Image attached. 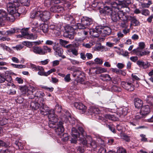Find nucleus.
I'll return each mask as SVG.
<instances>
[{
    "label": "nucleus",
    "instance_id": "nucleus-52",
    "mask_svg": "<svg viewBox=\"0 0 153 153\" xmlns=\"http://www.w3.org/2000/svg\"><path fill=\"white\" fill-rule=\"evenodd\" d=\"M110 70L113 72L116 73L117 74L122 73L123 71L121 70H119L116 68H111Z\"/></svg>",
    "mask_w": 153,
    "mask_h": 153
},
{
    "label": "nucleus",
    "instance_id": "nucleus-24",
    "mask_svg": "<svg viewBox=\"0 0 153 153\" xmlns=\"http://www.w3.org/2000/svg\"><path fill=\"white\" fill-rule=\"evenodd\" d=\"M39 71L38 74V75L46 76V72H45L44 68L40 66H37V71Z\"/></svg>",
    "mask_w": 153,
    "mask_h": 153
},
{
    "label": "nucleus",
    "instance_id": "nucleus-51",
    "mask_svg": "<svg viewBox=\"0 0 153 153\" xmlns=\"http://www.w3.org/2000/svg\"><path fill=\"white\" fill-rule=\"evenodd\" d=\"M127 19L126 21H123V23H122L121 24L120 26L121 27L123 28H127L128 27V25L127 24Z\"/></svg>",
    "mask_w": 153,
    "mask_h": 153
},
{
    "label": "nucleus",
    "instance_id": "nucleus-30",
    "mask_svg": "<svg viewBox=\"0 0 153 153\" xmlns=\"http://www.w3.org/2000/svg\"><path fill=\"white\" fill-rule=\"evenodd\" d=\"M20 31V29H18L12 28L10 30L6 31L7 35L10 36L14 34L16 32H19Z\"/></svg>",
    "mask_w": 153,
    "mask_h": 153
},
{
    "label": "nucleus",
    "instance_id": "nucleus-36",
    "mask_svg": "<svg viewBox=\"0 0 153 153\" xmlns=\"http://www.w3.org/2000/svg\"><path fill=\"white\" fill-rule=\"evenodd\" d=\"M118 49L120 51H119L117 52V53L119 55H122L125 56H128V53L127 51H124L123 49L121 50L120 48H118Z\"/></svg>",
    "mask_w": 153,
    "mask_h": 153
},
{
    "label": "nucleus",
    "instance_id": "nucleus-34",
    "mask_svg": "<svg viewBox=\"0 0 153 153\" xmlns=\"http://www.w3.org/2000/svg\"><path fill=\"white\" fill-rule=\"evenodd\" d=\"M16 86H13L12 88L8 90L7 91V93L10 95H14L16 93Z\"/></svg>",
    "mask_w": 153,
    "mask_h": 153
},
{
    "label": "nucleus",
    "instance_id": "nucleus-31",
    "mask_svg": "<svg viewBox=\"0 0 153 153\" xmlns=\"http://www.w3.org/2000/svg\"><path fill=\"white\" fill-rule=\"evenodd\" d=\"M40 28L45 33H47L48 31V25L46 24H42Z\"/></svg>",
    "mask_w": 153,
    "mask_h": 153
},
{
    "label": "nucleus",
    "instance_id": "nucleus-43",
    "mask_svg": "<svg viewBox=\"0 0 153 153\" xmlns=\"http://www.w3.org/2000/svg\"><path fill=\"white\" fill-rule=\"evenodd\" d=\"M71 74H68L66 76H65L64 78V80L66 82H70L71 80V78H70Z\"/></svg>",
    "mask_w": 153,
    "mask_h": 153
},
{
    "label": "nucleus",
    "instance_id": "nucleus-10",
    "mask_svg": "<svg viewBox=\"0 0 153 153\" xmlns=\"http://www.w3.org/2000/svg\"><path fill=\"white\" fill-rule=\"evenodd\" d=\"M99 31H101V35L102 36H105L109 35L111 33V29L108 27H105L102 28L100 26V29H98Z\"/></svg>",
    "mask_w": 153,
    "mask_h": 153
},
{
    "label": "nucleus",
    "instance_id": "nucleus-16",
    "mask_svg": "<svg viewBox=\"0 0 153 153\" xmlns=\"http://www.w3.org/2000/svg\"><path fill=\"white\" fill-rule=\"evenodd\" d=\"M36 88L31 85H29L27 87V93L28 95H31L29 97V98L32 99L34 97V95H33L34 91H36Z\"/></svg>",
    "mask_w": 153,
    "mask_h": 153
},
{
    "label": "nucleus",
    "instance_id": "nucleus-33",
    "mask_svg": "<svg viewBox=\"0 0 153 153\" xmlns=\"http://www.w3.org/2000/svg\"><path fill=\"white\" fill-rule=\"evenodd\" d=\"M100 76L101 79L103 81H110L111 79V77L108 74H102Z\"/></svg>",
    "mask_w": 153,
    "mask_h": 153
},
{
    "label": "nucleus",
    "instance_id": "nucleus-8",
    "mask_svg": "<svg viewBox=\"0 0 153 153\" xmlns=\"http://www.w3.org/2000/svg\"><path fill=\"white\" fill-rule=\"evenodd\" d=\"M122 87L125 89L129 91H132L134 89V85L131 83L123 82L121 83Z\"/></svg>",
    "mask_w": 153,
    "mask_h": 153
},
{
    "label": "nucleus",
    "instance_id": "nucleus-60",
    "mask_svg": "<svg viewBox=\"0 0 153 153\" xmlns=\"http://www.w3.org/2000/svg\"><path fill=\"white\" fill-rule=\"evenodd\" d=\"M140 136L141 137V141H142L146 142L147 141V138H146V135L141 134L140 135Z\"/></svg>",
    "mask_w": 153,
    "mask_h": 153
},
{
    "label": "nucleus",
    "instance_id": "nucleus-38",
    "mask_svg": "<svg viewBox=\"0 0 153 153\" xmlns=\"http://www.w3.org/2000/svg\"><path fill=\"white\" fill-rule=\"evenodd\" d=\"M18 1L20 5V1L21 3L23 5L25 6H28L30 5V2L28 0H19ZM19 5L18 7H19Z\"/></svg>",
    "mask_w": 153,
    "mask_h": 153
},
{
    "label": "nucleus",
    "instance_id": "nucleus-23",
    "mask_svg": "<svg viewBox=\"0 0 153 153\" xmlns=\"http://www.w3.org/2000/svg\"><path fill=\"white\" fill-rule=\"evenodd\" d=\"M145 100L149 106L151 108L153 106V97L151 96H147Z\"/></svg>",
    "mask_w": 153,
    "mask_h": 153
},
{
    "label": "nucleus",
    "instance_id": "nucleus-7",
    "mask_svg": "<svg viewBox=\"0 0 153 153\" xmlns=\"http://www.w3.org/2000/svg\"><path fill=\"white\" fill-rule=\"evenodd\" d=\"M40 19L42 21H47L50 19V14L49 12L47 11H40Z\"/></svg>",
    "mask_w": 153,
    "mask_h": 153
},
{
    "label": "nucleus",
    "instance_id": "nucleus-40",
    "mask_svg": "<svg viewBox=\"0 0 153 153\" xmlns=\"http://www.w3.org/2000/svg\"><path fill=\"white\" fill-rule=\"evenodd\" d=\"M27 87L25 85L19 87V89L23 94H25L27 93Z\"/></svg>",
    "mask_w": 153,
    "mask_h": 153
},
{
    "label": "nucleus",
    "instance_id": "nucleus-49",
    "mask_svg": "<svg viewBox=\"0 0 153 153\" xmlns=\"http://www.w3.org/2000/svg\"><path fill=\"white\" fill-rule=\"evenodd\" d=\"M149 11L147 9H143L141 12L142 15L145 16H148L149 14Z\"/></svg>",
    "mask_w": 153,
    "mask_h": 153
},
{
    "label": "nucleus",
    "instance_id": "nucleus-32",
    "mask_svg": "<svg viewBox=\"0 0 153 153\" xmlns=\"http://www.w3.org/2000/svg\"><path fill=\"white\" fill-rule=\"evenodd\" d=\"M35 95L36 97V100H38L39 99V98H41L42 97H43L45 96V94L40 91H37L36 93L35 94Z\"/></svg>",
    "mask_w": 153,
    "mask_h": 153
},
{
    "label": "nucleus",
    "instance_id": "nucleus-4",
    "mask_svg": "<svg viewBox=\"0 0 153 153\" xmlns=\"http://www.w3.org/2000/svg\"><path fill=\"white\" fill-rule=\"evenodd\" d=\"M111 19L114 22L118 21H125L127 19V17L122 11H119L117 13L114 11L111 15Z\"/></svg>",
    "mask_w": 153,
    "mask_h": 153
},
{
    "label": "nucleus",
    "instance_id": "nucleus-29",
    "mask_svg": "<svg viewBox=\"0 0 153 153\" xmlns=\"http://www.w3.org/2000/svg\"><path fill=\"white\" fill-rule=\"evenodd\" d=\"M89 140V141L88 142V144H90V146L93 148H96L97 146V145L95 141L93 140L91 137H90Z\"/></svg>",
    "mask_w": 153,
    "mask_h": 153
},
{
    "label": "nucleus",
    "instance_id": "nucleus-64",
    "mask_svg": "<svg viewBox=\"0 0 153 153\" xmlns=\"http://www.w3.org/2000/svg\"><path fill=\"white\" fill-rule=\"evenodd\" d=\"M57 7V12L59 13L60 12L62 11L64 9L63 7L59 5H56Z\"/></svg>",
    "mask_w": 153,
    "mask_h": 153
},
{
    "label": "nucleus",
    "instance_id": "nucleus-53",
    "mask_svg": "<svg viewBox=\"0 0 153 153\" xmlns=\"http://www.w3.org/2000/svg\"><path fill=\"white\" fill-rule=\"evenodd\" d=\"M30 68L32 69L34 71H37V66H36V65L32 63H30V65H29Z\"/></svg>",
    "mask_w": 153,
    "mask_h": 153
},
{
    "label": "nucleus",
    "instance_id": "nucleus-37",
    "mask_svg": "<svg viewBox=\"0 0 153 153\" xmlns=\"http://www.w3.org/2000/svg\"><path fill=\"white\" fill-rule=\"evenodd\" d=\"M71 135L72 137H77L79 133L78 132L77 130L75 128L73 127L71 129Z\"/></svg>",
    "mask_w": 153,
    "mask_h": 153
},
{
    "label": "nucleus",
    "instance_id": "nucleus-62",
    "mask_svg": "<svg viewBox=\"0 0 153 153\" xmlns=\"http://www.w3.org/2000/svg\"><path fill=\"white\" fill-rule=\"evenodd\" d=\"M57 9L56 5L51 7L50 8V11L52 12L56 13L57 12Z\"/></svg>",
    "mask_w": 153,
    "mask_h": 153
},
{
    "label": "nucleus",
    "instance_id": "nucleus-25",
    "mask_svg": "<svg viewBox=\"0 0 153 153\" xmlns=\"http://www.w3.org/2000/svg\"><path fill=\"white\" fill-rule=\"evenodd\" d=\"M51 49L47 46H44L42 48V55H45L48 53H51Z\"/></svg>",
    "mask_w": 153,
    "mask_h": 153
},
{
    "label": "nucleus",
    "instance_id": "nucleus-59",
    "mask_svg": "<svg viewBox=\"0 0 153 153\" xmlns=\"http://www.w3.org/2000/svg\"><path fill=\"white\" fill-rule=\"evenodd\" d=\"M70 51L75 56H76L78 54L77 51L74 48L71 49Z\"/></svg>",
    "mask_w": 153,
    "mask_h": 153
},
{
    "label": "nucleus",
    "instance_id": "nucleus-26",
    "mask_svg": "<svg viewBox=\"0 0 153 153\" xmlns=\"http://www.w3.org/2000/svg\"><path fill=\"white\" fill-rule=\"evenodd\" d=\"M40 11L33 12L31 13L30 17L32 19H40Z\"/></svg>",
    "mask_w": 153,
    "mask_h": 153
},
{
    "label": "nucleus",
    "instance_id": "nucleus-20",
    "mask_svg": "<svg viewBox=\"0 0 153 153\" xmlns=\"http://www.w3.org/2000/svg\"><path fill=\"white\" fill-rule=\"evenodd\" d=\"M119 3L118 5H121L123 6L126 7L129 4L132 3V0H118Z\"/></svg>",
    "mask_w": 153,
    "mask_h": 153
},
{
    "label": "nucleus",
    "instance_id": "nucleus-41",
    "mask_svg": "<svg viewBox=\"0 0 153 153\" xmlns=\"http://www.w3.org/2000/svg\"><path fill=\"white\" fill-rule=\"evenodd\" d=\"M144 117H145V116L143 115L140 111V113H136L135 116V119L136 120H138L141 119Z\"/></svg>",
    "mask_w": 153,
    "mask_h": 153
},
{
    "label": "nucleus",
    "instance_id": "nucleus-17",
    "mask_svg": "<svg viewBox=\"0 0 153 153\" xmlns=\"http://www.w3.org/2000/svg\"><path fill=\"white\" fill-rule=\"evenodd\" d=\"M30 51L36 54L42 55V48L40 47L33 46Z\"/></svg>",
    "mask_w": 153,
    "mask_h": 153
},
{
    "label": "nucleus",
    "instance_id": "nucleus-39",
    "mask_svg": "<svg viewBox=\"0 0 153 153\" xmlns=\"http://www.w3.org/2000/svg\"><path fill=\"white\" fill-rule=\"evenodd\" d=\"M80 144L84 146H86L88 143L85 137H81L79 140Z\"/></svg>",
    "mask_w": 153,
    "mask_h": 153
},
{
    "label": "nucleus",
    "instance_id": "nucleus-45",
    "mask_svg": "<svg viewBox=\"0 0 153 153\" xmlns=\"http://www.w3.org/2000/svg\"><path fill=\"white\" fill-rule=\"evenodd\" d=\"M15 143L17 147L19 149H23V145L21 144L20 142H19L16 141Z\"/></svg>",
    "mask_w": 153,
    "mask_h": 153
},
{
    "label": "nucleus",
    "instance_id": "nucleus-6",
    "mask_svg": "<svg viewBox=\"0 0 153 153\" xmlns=\"http://www.w3.org/2000/svg\"><path fill=\"white\" fill-rule=\"evenodd\" d=\"M57 121H58L56 122H54V124L55 126V127L50 128H55V132L58 135H59L62 134L64 131V128L62 125V123L60 122L58 123Z\"/></svg>",
    "mask_w": 153,
    "mask_h": 153
},
{
    "label": "nucleus",
    "instance_id": "nucleus-5",
    "mask_svg": "<svg viewBox=\"0 0 153 153\" xmlns=\"http://www.w3.org/2000/svg\"><path fill=\"white\" fill-rule=\"evenodd\" d=\"M93 21L91 18L87 17H83L81 19V23L77 24L78 28L84 29L86 26H88L93 23Z\"/></svg>",
    "mask_w": 153,
    "mask_h": 153
},
{
    "label": "nucleus",
    "instance_id": "nucleus-48",
    "mask_svg": "<svg viewBox=\"0 0 153 153\" xmlns=\"http://www.w3.org/2000/svg\"><path fill=\"white\" fill-rule=\"evenodd\" d=\"M106 126L113 133H115L116 132V131L115 129V128L114 127V126L112 125H106Z\"/></svg>",
    "mask_w": 153,
    "mask_h": 153
},
{
    "label": "nucleus",
    "instance_id": "nucleus-12",
    "mask_svg": "<svg viewBox=\"0 0 153 153\" xmlns=\"http://www.w3.org/2000/svg\"><path fill=\"white\" fill-rule=\"evenodd\" d=\"M151 108L148 105H143L141 108L140 113L145 117L149 113Z\"/></svg>",
    "mask_w": 153,
    "mask_h": 153
},
{
    "label": "nucleus",
    "instance_id": "nucleus-35",
    "mask_svg": "<svg viewBox=\"0 0 153 153\" xmlns=\"http://www.w3.org/2000/svg\"><path fill=\"white\" fill-rule=\"evenodd\" d=\"M94 50L97 51H105V48L100 45L96 46L94 48Z\"/></svg>",
    "mask_w": 153,
    "mask_h": 153
},
{
    "label": "nucleus",
    "instance_id": "nucleus-22",
    "mask_svg": "<svg viewBox=\"0 0 153 153\" xmlns=\"http://www.w3.org/2000/svg\"><path fill=\"white\" fill-rule=\"evenodd\" d=\"M134 104L136 108H141L142 107L143 102L141 100L137 98L135 100Z\"/></svg>",
    "mask_w": 153,
    "mask_h": 153
},
{
    "label": "nucleus",
    "instance_id": "nucleus-63",
    "mask_svg": "<svg viewBox=\"0 0 153 153\" xmlns=\"http://www.w3.org/2000/svg\"><path fill=\"white\" fill-rule=\"evenodd\" d=\"M145 47V44L143 42H140L139 43V47L140 49L142 50Z\"/></svg>",
    "mask_w": 153,
    "mask_h": 153
},
{
    "label": "nucleus",
    "instance_id": "nucleus-61",
    "mask_svg": "<svg viewBox=\"0 0 153 153\" xmlns=\"http://www.w3.org/2000/svg\"><path fill=\"white\" fill-rule=\"evenodd\" d=\"M73 138H72L71 140V143H76L77 142V137H72Z\"/></svg>",
    "mask_w": 153,
    "mask_h": 153
},
{
    "label": "nucleus",
    "instance_id": "nucleus-57",
    "mask_svg": "<svg viewBox=\"0 0 153 153\" xmlns=\"http://www.w3.org/2000/svg\"><path fill=\"white\" fill-rule=\"evenodd\" d=\"M105 117L106 118H108L110 120H114V117L113 115L109 114H107L106 115Z\"/></svg>",
    "mask_w": 153,
    "mask_h": 153
},
{
    "label": "nucleus",
    "instance_id": "nucleus-46",
    "mask_svg": "<svg viewBox=\"0 0 153 153\" xmlns=\"http://www.w3.org/2000/svg\"><path fill=\"white\" fill-rule=\"evenodd\" d=\"M24 47V45L22 44H20L16 45L15 47H13V49H16L17 51L20 50Z\"/></svg>",
    "mask_w": 153,
    "mask_h": 153
},
{
    "label": "nucleus",
    "instance_id": "nucleus-3",
    "mask_svg": "<svg viewBox=\"0 0 153 153\" xmlns=\"http://www.w3.org/2000/svg\"><path fill=\"white\" fill-rule=\"evenodd\" d=\"M109 1V3L111 4V7L108 6H105L103 8H100V12L101 13H105L108 15H111L114 11V9H116L117 8L118 4L115 2H111V0Z\"/></svg>",
    "mask_w": 153,
    "mask_h": 153
},
{
    "label": "nucleus",
    "instance_id": "nucleus-18",
    "mask_svg": "<svg viewBox=\"0 0 153 153\" xmlns=\"http://www.w3.org/2000/svg\"><path fill=\"white\" fill-rule=\"evenodd\" d=\"M23 36L25 38L27 39H36L37 38L36 36H34L32 34H29L27 32H21Z\"/></svg>",
    "mask_w": 153,
    "mask_h": 153
},
{
    "label": "nucleus",
    "instance_id": "nucleus-56",
    "mask_svg": "<svg viewBox=\"0 0 153 153\" xmlns=\"http://www.w3.org/2000/svg\"><path fill=\"white\" fill-rule=\"evenodd\" d=\"M0 40L1 41H9L10 40V39L7 37H0Z\"/></svg>",
    "mask_w": 153,
    "mask_h": 153
},
{
    "label": "nucleus",
    "instance_id": "nucleus-1",
    "mask_svg": "<svg viewBox=\"0 0 153 153\" xmlns=\"http://www.w3.org/2000/svg\"><path fill=\"white\" fill-rule=\"evenodd\" d=\"M19 0H9L7 4V10L9 13L5 11L0 10V26L1 25L4 21L5 20L13 21L16 17L19 16L20 13L18 11V8L20 5Z\"/></svg>",
    "mask_w": 153,
    "mask_h": 153
},
{
    "label": "nucleus",
    "instance_id": "nucleus-11",
    "mask_svg": "<svg viewBox=\"0 0 153 153\" xmlns=\"http://www.w3.org/2000/svg\"><path fill=\"white\" fill-rule=\"evenodd\" d=\"M133 51L137 55L139 56H143L148 55L150 53V51H143L142 50L139 48L133 50Z\"/></svg>",
    "mask_w": 153,
    "mask_h": 153
},
{
    "label": "nucleus",
    "instance_id": "nucleus-15",
    "mask_svg": "<svg viewBox=\"0 0 153 153\" xmlns=\"http://www.w3.org/2000/svg\"><path fill=\"white\" fill-rule=\"evenodd\" d=\"M127 19L131 21V24L130 26H131L132 24H134V26H138L139 25V22L137 19L136 17L134 16H130L127 17Z\"/></svg>",
    "mask_w": 153,
    "mask_h": 153
},
{
    "label": "nucleus",
    "instance_id": "nucleus-13",
    "mask_svg": "<svg viewBox=\"0 0 153 153\" xmlns=\"http://www.w3.org/2000/svg\"><path fill=\"white\" fill-rule=\"evenodd\" d=\"M98 29H100V26H98L96 27L95 29H92L91 30L90 32V33L92 36L95 37H97L99 36L100 34H101V31H99Z\"/></svg>",
    "mask_w": 153,
    "mask_h": 153
},
{
    "label": "nucleus",
    "instance_id": "nucleus-2",
    "mask_svg": "<svg viewBox=\"0 0 153 153\" xmlns=\"http://www.w3.org/2000/svg\"><path fill=\"white\" fill-rule=\"evenodd\" d=\"M41 114L44 115H48L49 119L48 125L50 127H54L55 125L54 122H56L58 118L54 114V111L53 109L50 110L49 107L42 102V105L40 108Z\"/></svg>",
    "mask_w": 153,
    "mask_h": 153
},
{
    "label": "nucleus",
    "instance_id": "nucleus-42",
    "mask_svg": "<svg viewBox=\"0 0 153 153\" xmlns=\"http://www.w3.org/2000/svg\"><path fill=\"white\" fill-rule=\"evenodd\" d=\"M11 65L14 68L19 69H21L25 67V66L24 65H17L12 63L11 64Z\"/></svg>",
    "mask_w": 153,
    "mask_h": 153
},
{
    "label": "nucleus",
    "instance_id": "nucleus-55",
    "mask_svg": "<svg viewBox=\"0 0 153 153\" xmlns=\"http://www.w3.org/2000/svg\"><path fill=\"white\" fill-rule=\"evenodd\" d=\"M56 71V70L55 68H52L49 70L47 72H46V76H47L50 75L51 73L54 72Z\"/></svg>",
    "mask_w": 153,
    "mask_h": 153
},
{
    "label": "nucleus",
    "instance_id": "nucleus-19",
    "mask_svg": "<svg viewBox=\"0 0 153 153\" xmlns=\"http://www.w3.org/2000/svg\"><path fill=\"white\" fill-rule=\"evenodd\" d=\"M66 31L68 33V36H71L70 37H69L70 39H72L74 38V36L73 35L74 33V30L72 27L70 26L67 27L65 28Z\"/></svg>",
    "mask_w": 153,
    "mask_h": 153
},
{
    "label": "nucleus",
    "instance_id": "nucleus-28",
    "mask_svg": "<svg viewBox=\"0 0 153 153\" xmlns=\"http://www.w3.org/2000/svg\"><path fill=\"white\" fill-rule=\"evenodd\" d=\"M118 112L120 114L126 115L128 112V108L126 107H124L123 108H120L118 111Z\"/></svg>",
    "mask_w": 153,
    "mask_h": 153
},
{
    "label": "nucleus",
    "instance_id": "nucleus-9",
    "mask_svg": "<svg viewBox=\"0 0 153 153\" xmlns=\"http://www.w3.org/2000/svg\"><path fill=\"white\" fill-rule=\"evenodd\" d=\"M74 107L77 109L80 110V112L83 114L86 112L87 107L82 103L76 102L74 104Z\"/></svg>",
    "mask_w": 153,
    "mask_h": 153
},
{
    "label": "nucleus",
    "instance_id": "nucleus-54",
    "mask_svg": "<svg viewBox=\"0 0 153 153\" xmlns=\"http://www.w3.org/2000/svg\"><path fill=\"white\" fill-rule=\"evenodd\" d=\"M98 71L100 73L106 72L107 71V69L105 68L99 67L98 69Z\"/></svg>",
    "mask_w": 153,
    "mask_h": 153
},
{
    "label": "nucleus",
    "instance_id": "nucleus-14",
    "mask_svg": "<svg viewBox=\"0 0 153 153\" xmlns=\"http://www.w3.org/2000/svg\"><path fill=\"white\" fill-rule=\"evenodd\" d=\"M137 64L140 67L143 69H146L149 68L150 65V63L148 62H144L139 60L137 62Z\"/></svg>",
    "mask_w": 153,
    "mask_h": 153
},
{
    "label": "nucleus",
    "instance_id": "nucleus-21",
    "mask_svg": "<svg viewBox=\"0 0 153 153\" xmlns=\"http://www.w3.org/2000/svg\"><path fill=\"white\" fill-rule=\"evenodd\" d=\"M38 100H36L32 102L30 105V107L32 109L36 110L38 109L39 107L40 104L38 102Z\"/></svg>",
    "mask_w": 153,
    "mask_h": 153
},
{
    "label": "nucleus",
    "instance_id": "nucleus-50",
    "mask_svg": "<svg viewBox=\"0 0 153 153\" xmlns=\"http://www.w3.org/2000/svg\"><path fill=\"white\" fill-rule=\"evenodd\" d=\"M117 153H126V152L125 149L120 147L117 149Z\"/></svg>",
    "mask_w": 153,
    "mask_h": 153
},
{
    "label": "nucleus",
    "instance_id": "nucleus-27",
    "mask_svg": "<svg viewBox=\"0 0 153 153\" xmlns=\"http://www.w3.org/2000/svg\"><path fill=\"white\" fill-rule=\"evenodd\" d=\"M84 73L81 71L77 70H75L73 74V77H77L78 78L80 75L84 76Z\"/></svg>",
    "mask_w": 153,
    "mask_h": 153
},
{
    "label": "nucleus",
    "instance_id": "nucleus-47",
    "mask_svg": "<svg viewBox=\"0 0 153 153\" xmlns=\"http://www.w3.org/2000/svg\"><path fill=\"white\" fill-rule=\"evenodd\" d=\"M111 90L114 91H120V88L116 85H113L111 88Z\"/></svg>",
    "mask_w": 153,
    "mask_h": 153
},
{
    "label": "nucleus",
    "instance_id": "nucleus-58",
    "mask_svg": "<svg viewBox=\"0 0 153 153\" xmlns=\"http://www.w3.org/2000/svg\"><path fill=\"white\" fill-rule=\"evenodd\" d=\"M98 153H107L105 149L103 147H101L98 151Z\"/></svg>",
    "mask_w": 153,
    "mask_h": 153
},
{
    "label": "nucleus",
    "instance_id": "nucleus-44",
    "mask_svg": "<svg viewBox=\"0 0 153 153\" xmlns=\"http://www.w3.org/2000/svg\"><path fill=\"white\" fill-rule=\"evenodd\" d=\"M94 61L97 64L102 65L103 63V60L101 58H97L94 59Z\"/></svg>",
    "mask_w": 153,
    "mask_h": 153
}]
</instances>
